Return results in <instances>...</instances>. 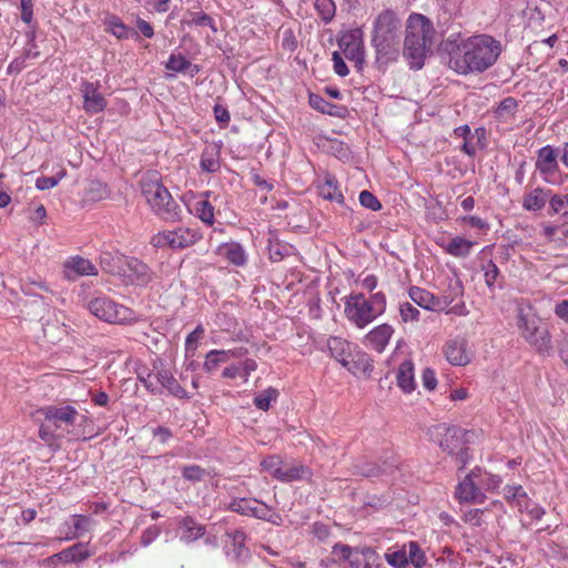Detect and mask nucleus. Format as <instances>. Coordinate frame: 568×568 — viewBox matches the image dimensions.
<instances>
[{"mask_svg":"<svg viewBox=\"0 0 568 568\" xmlns=\"http://www.w3.org/2000/svg\"><path fill=\"white\" fill-rule=\"evenodd\" d=\"M500 52L501 44L493 37H469L449 51V67L460 74L484 72L497 61Z\"/></svg>","mask_w":568,"mask_h":568,"instance_id":"f257e3e1","label":"nucleus"},{"mask_svg":"<svg viewBox=\"0 0 568 568\" xmlns=\"http://www.w3.org/2000/svg\"><path fill=\"white\" fill-rule=\"evenodd\" d=\"M44 420L39 428V437L50 447L59 448L58 440L75 439L80 436L81 427L87 417L73 406H47L40 409Z\"/></svg>","mask_w":568,"mask_h":568,"instance_id":"f03ea898","label":"nucleus"},{"mask_svg":"<svg viewBox=\"0 0 568 568\" xmlns=\"http://www.w3.org/2000/svg\"><path fill=\"white\" fill-rule=\"evenodd\" d=\"M435 29L433 22L423 14L409 16L406 26L403 54L412 69L419 70L425 63V58L432 51Z\"/></svg>","mask_w":568,"mask_h":568,"instance_id":"7ed1b4c3","label":"nucleus"},{"mask_svg":"<svg viewBox=\"0 0 568 568\" xmlns=\"http://www.w3.org/2000/svg\"><path fill=\"white\" fill-rule=\"evenodd\" d=\"M373 44L376 61L386 65L398 59L400 53V21L392 10L381 12L374 22Z\"/></svg>","mask_w":568,"mask_h":568,"instance_id":"20e7f679","label":"nucleus"},{"mask_svg":"<svg viewBox=\"0 0 568 568\" xmlns=\"http://www.w3.org/2000/svg\"><path fill=\"white\" fill-rule=\"evenodd\" d=\"M386 310V297L384 293L377 292L369 298L364 294H352L345 302L346 317L357 327L364 328Z\"/></svg>","mask_w":568,"mask_h":568,"instance_id":"39448f33","label":"nucleus"},{"mask_svg":"<svg viewBox=\"0 0 568 568\" xmlns=\"http://www.w3.org/2000/svg\"><path fill=\"white\" fill-rule=\"evenodd\" d=\"M142 194L154 214L164 221H176L181 217L182 206L174 200L168 189L156 179H143Z\"/></svg>","mask_w":568,"mask_h":568,"instance_id":"423d86ee","label":"nucleus"},{"mask_svg":"<svg viewBox=\"0 0 568 568\" xmlns=\"http://www.w3.org/2000/svg\"><path fill=\"white\" fill-rule=\"evenodd\" d=\"M466 435L467 432L458 426L439 424L430 428L433 439L438 442L444 452L454 456L459 469L464 468L469 459L468 448L466 447Z\"/></svg>","mask_w":568,"mask_h":568,"instance_id":"0eeeda50","label":"nucleus"},{"mask_svg":"<svg viewBox=\"0 0 568 568\" xmlns=\"http://www.w3.org/2000/svg\"><path fill=\"white\" fill-rule=\"evenodd\" d=\"M88 308L98 318L112 324H122L134 318L132 310L115 303L106 296L91 300Z\"/></svg>","mask_w":568,"mask_h":568,"instance_id":"6e6552de","label":"nucleus"},{"mask_svg":"<svg viewBox=\"0 0 568 568\" xmlns=\"http://www.w3.org/2000/svg\"><path fill=\"white\" fill-rule=\"evenodd\" d=\"M463 293V287L459 281H456L454 285H450V293L448 295L435 296L433 293L413 286L409 290V297L418 306L429 311H444L446 310L457 296Z\"/></svg>","mask_w":568,"mask_h":568,"instance_id":"1a4fd4ad","label":"nucleus"},{"mask_svg":"<svg viewBox=\"0 0 568 568\" xmlns=\"http://www.w3.org/2000/svg\"><path fill=\"white\" fill-rule=\"evenodd\" d=\"M200 240L196 231L187 227H179L173 231H162L154 234L151 244L156 248L181 250L195 244Z\"/></svg>","mask_w":568,"mask_h":568,"instance_id":"9d476101","label":"nucleus"},{"mask_svg":"<svg viewBox=\"0 0 568 568\" xmlns=\"http://www.w3.org/2000/svg\"><path fill=\"white\" fill-rule=\"evenodd\" d=\"M338 47L346 59L353 61L359 70L364 63V42L361 29H352L341 36Z\"/></svg>","mask_w":568,"mask_h":568,"instance_id":"9b49d317","label":"nucleus"},{"mask_svg":"<svg viewBox=\"0 0 568 568\" xmlns=\"http://www.w3.org/2000/svg\"><path fill=\"white\" fill-rule=\"evenodd\" d=\"M150 267L135 257H126L123 262L120 277L126 284L146 285L152 280Z\"/></svg>","mask_w":568,"mask_h":568,"instance_id":"f8f14e48","label":"nucleus"},{"mask_svg":"<svg viewBox=\"0 0 568 568\" xmlns=\"http://www.w3.org/2000/svg\"><path fill=\"white\" fill-rule=\"evenodd\" d=\"M536 169L548 182H555L558 178L557 152L551 146L541 148L538 151Z\"/></svg>","mask_w":568,"mask_h":568,"instance_id":"ddd939ff","label":"nucleus"},{"mask_svg":"<svg viewBox=\"0 0 568 568\" xmlns=\"http://www.w3.org/2000/svg\"><path fill=\"white\" fill-rule=\"evenodd\" d=\"M444 353L447 361L452 365L465 366L471 359V354L468 351V343L465 338H453L446 342Z\"/></svg>","mask_w":568,"mask_h":568,"instance_id":"4468645a","label":"nucleus"},{"mask_svg":"<svg viewBox=\"0 0 568 568\" xmlns=\"http://www.w3.org/2000/svg\"><path fill=\"white\" fill-rule=\"evenodd\" d=\"M63 274L67 280L75 281L80 276L98 275V270L90 260L73 256L65 261Z\"/></svg>","mask_w":568,"mask_h":568,"instance_id":"2eb2a0df","label":"nucleus"},{"mask_svg":"<svg viewBox=\"0 0 568 568\" xmlns=\"http://www.w3.org/2000/svg\"><path fill=\"white\" fill-rule=\"evenodd\" d=\"M99 83L83 82L81 92L83 95V108L88 113L95 114L106 108V100L98 90Z\"/></svg>","mask_w":568,"mask_h":568,"instance_id":"dca6fc26","label":"nucleus"},{"mask_svg":"<svg viewBox=\"0 0 568 568\" xmlns=\"http://www.w3.org/2000/svg\"><path fill=\"white\" fill-rule=\"evenodd\" d=\"M230 509L241 515L261 519L265 517V511L267 513V505L256 499L239 498L230 503Z\"/></svg>","mask_w":568,"mask_h":568,"instance_id":"f3484780","label":"nucleus"},{"mask_svg":"<svg viewBox=\"0 0 568 568\" xmlns=\"http://www.w3.org/2000/svg\"><path fill=\"white\" fill-rule=\"evenodd\" d=\"M475 471L468 474L456 489V497L466 503H484L485 495L474 481Z\"/></svg>","mask_w":568,"mask_h":568,"instance_id":"a211bd4d","label":"nucleus"},{"mask_svg":"<svg viewBox=\"0 0 568 568\" xmlns=\"http://www.w3.org/2000/svg\"><path fill=\"white\" fill-rule=\"evenodd\" d=\"M346 367L355 376H368L373 371V361L369 355L364 352H353L348 362L344 363Z\"/></svg>","mask_w":568,"mask_h":568,"instance_id":"6ab92c4d","label":"nucleus"},{"mask_svg":"<svg viewBox=\"0 0 568 568\" xmlns=\"http://www.w3.org/2000/svg\"><path fill=\"white\" fill-rule=\"evenodd\" d=\"M394 329L388 324H382L374 329H372L366 336L365 342L366 345L371 346L373 349L382 353L392 337Z\"/></svg>","mask_w":568,"mask_h":568,"instance_id":"aec40b11","label":"nucleus"},{"mask_svg":"<svg viewBox=\"0 0 568 568\" xmlns=\"http://www.w3.org/2000/svg\"><path fill=\"white\" fill-rule=\"evenodd\" d=\"M351 568H382L378 554L372 548L356 549Z\"/></svg>","mask_w":568,"mask_h":568,"instance_id":"412c9836","label":"nucleus"},{"mask_svg":"<svg viewBox=\"0 0 568 568\" xmlns=\"http://www.w3.org/2000/svg\"><path fill=\"white\" fill-rule=\"evenodd\" d=\"M535 351L541 356L554 354L551 334L547 324L535 327Z\"/></svg>","mask_w":568,"mask_h":568,"instance_id":"4be33fe9","label":"nucleus"},{"mask_svg":"<svg viewBox=\"0 0 568 568\" xmlns=\"http://www.w3.org/2000/svg\"><path fill=\"white\" fill-rule=\"evenodd\" d=\"M154 379L156 381L158 385L160 384L161 387L168 389V392L175 397L179 398H185L187 397L186 392L184 388L179 384V382L174 378V376L165 369H160L154 374Z\"/></svg>","mask_w":568,"mask_h":568,"instance_id":"5701e85b","label":"nucleus"},{"mask_svg":"<svg viewBox=\"0 0 568 568\" xmlns=\"http://www.w3.org/2000/svg\"><path fill=\"white\" fill-rule=\"evenodd\" d=\"M180 538L185 542H192L203 537L205 527L197 524L192 517H184L180 523Z\"/></svg>","mask_w":568,"mask_h":568,"instance_id":"b1692460","label":"nucleus"},{"mask_svg":"<svg viewBox=\"0 0 568 568\" xmlns=\"http://www.w3.org/2000/svg\"><path fill=\"white\" fill-rule=\"evenodd\" d=\"M327 346L331 355L343 366L344 363L348 362V358L353 353L352 344L341 337L328 338Z\"/></svg>","mask_w":568,"mask_h":568,"instance_id":"393cba45","label":"nucleus"},{"mask_svg":"<svg viewBox=\"0 0 568 568\" xmlns=\"http://www.w3.org/2000/svg\"><path fill=\"white\" fill-rule=\"evenodd\" d=\"M396 378L397 385L403 392L410 393L415 389L414 364L412 361L406 359L399 365Z\"/></svg>","mask_w":568,"mask_h":568,"instance_id":"a878e982","label":"nucleus"},{"mask_svg":"<svg viewBox=\"0 0 568 568\" xmlns=\"http://www.w3.org/2000/svg\"><path fill=\"white\" fill-rule=\"evenodd\" d=\"M532 317V308L530 304H518L517 306V327L520 331L521 336L527 341L531 342L532 332L529 328V324Z\"/></svg>","mask_w":568,"mask_h":568,"instance_id":"bb28decb","label":"nucleus"},{"mask_svg":"<svg viewBox=\"0 0 568 568\" xmlns=\"http://www.w3.org/2000/svg\"><path fill=\"white\" fill-rule=\"evenodd\" d=\"M320 194L323 199L328 201H335L337 203L344 202V195L338 187L337 181L331 175H326L324 182L320 185Z\"/></svg>","mask_w":568,"mask_h":568,"instance_id":"cd10ccee","label":"nucleus"},{"mask_svg":"<svg viewBox=\"0 0 568 568\" xmlns=\"http://www.w3.org/2000/svg\"><path fill=\"white\" fill-rule=\"evenodd\" d=\"M165 68L170 71L174 72H186L193 77L194 74L200 72V67L196 64H192L184 55L182 54H171Z\"/></svg>","mask_w":568,"mask_h":568,"instance_id":"c85d7f7f","label":"nucleus"},{"mask_svg":"<svg viewBox=\"0 0 568 568\" xmlns=\"http://www.w3.org/2000/svg\"><path fill=\"white\" fill-rule=\"evenodd\" d=\"M312 470L305 465H287L283 466V470L280 477V481H294L310 479Z\"/></svg>","mask_w":568,"mask_h":568,"instance_id":"c756f323","label":"nucleus"},{"mask_svg":"<svg viewBox=\"0 0 568 568\" xmlns=\"http://www.w3.org/2000/svg\"><path fill=\"white\" fill-rule=\"evenodd\" d=\"M201 169L207 173L216 172L220 166V150L216 146L206 148L201 155Z\"/></svg>","mask_w":568,"mask_h":568,"instance_id":"7c9ffc66","label":"nucleus"},{"mask_svg":"<svg viewBox=\"0 0 568 568\" xmlns=\"http://www.w3.org/2000/svg\"><path fill=\"white\" fill-rule=\"evenodd\" d=\"M310 104L315 110L334 116H343L346 111L345 108L332 104L316 94L310 95Z\"/></svg>","mask_w":568,"mask_h":568,"instance_id":"2f4dec72","label":"nucleus"},{"mask_svg":"<svg viewBox=\"0 0 568 568\" xmlns=\"http://www.w3.org/2000/svg\"><path fill=\"white\" fill-rule=\"evenodd\" d=\"M123 262H125V256L123 255H113L109 252H104L100 256V265L103 271L120 276Z\"/></svg>","mask_w":568,"mask_h":568,"instance_id":"473e14b6","label":"nucleus"},{"mask_svg":"<svg viewBox=\"0 0 568 568\" xmlns=\"http://www.w3.org/2000/svg\"><path fill=\"white\" fill-rule=\"evenodd\" d=\"M58 556L64 558V562H77L89 558L90 552L84 544L79 542L62 550L61 552H58Z\"/></svg>","mask_w":568,"mask_h":568,"instance_id":"72a5a7b5","label":"nucleus"},{"mask_svg":"<svg viewBox=\"0 0 568 568\" xmlns=\"http://www.w3.org/2000/svg\"><path fill=\"white\" fill-rule=\"evenodd\" d=\"M474 243L460 237H454L446 247L447 253L457 257H466L470 253Z\"/></svg>","mask_w":568,"mask_h":568,"instance_id":"f704fd0d","label":"nucleus"},{"mask_svg":"<svg viewBox=\"0 0 568 568\" xmlns=\"http://www.w3.org/2000/svg\"><path fill=\"white\" fill-rule=\"evenodd\" d=\"M230 359V352L212 349L207 353L203 367L206 372L211 373L220 364L226 363Z\"/></svg>","mask_w":568,"mask_h":568,"instance_id":"c9c22d12","label":"nucleus"},{"mask_svg":"<svg viewBox=\"0 0 568 568\" xmlns=\"http://www.w3.org/2000/svg\"><path fill=\"white\" fill-rule=\"evenodd\" d=\"M314 8L325 23H329L335 17L336 7L333 0H315Z\"/></svg>","mask_w":568,"mask_h":568,"instance_id":"e433bc0d","label":"nucleus"},{"mask_svg":"<svg viewBox=\"0 0 568 568\" xmlns=\"http://www.w3.org/2000/svg\"><path fill=\"white\" fill-rule=\"evenodd\" d=\"M517 106V100L511 97H508L499 103V105L495 110V115L498 120L507 121L515 114Z\"/></svg>","mask_w":568,"mask_h":568,"instance_id":"4c0bfd02","label":"nucleus"},{"mask_svg":"<svg viewBox=\"0 0 568 568\" xmlns=\"http://www.w3.org/2000/svg\"><path fill=\"white\" fill-rule=\"evenodd\" d=\"M384 473V469L375 463L368 460H359L354 465V474L364 477H377Z\"/></svg>","mask_w":568,"mask_h":568,"instance_id":"58836bf2","label":"nucleus"},{"mask_svg":"<svg viewBox=\"0 0 568 568\" xmlns=\"http://www.w3.org/2000/svg\"><path fill=\"white\" fill-rule=\"evenodd\" d=\"M186 16L189 17L187 20H184L185 23L189 26H200V27H209L213 30V32H216V27L214 20L206 13L199 11V12H192L187 11Z\"/></svg>","mask_w":568,"mask_h":568,"instance_id":"ea45409f","label":"nucleus"},{"mask_svg":"<svg viewBox=\"0 0 568 568\" xmlns=\"http://www.w3.org/2000/svg\"><path fill=\"white\" fill-rule=\"evenodd\" d=\"M225 257L230 263L242 266L246 262V256L243 247L237 243H231L225 247Z\"/></svg>","mask_w":568,"mask_h":568,"instance_id":"a19ab883","label":"nucleus"},{"mask_svg":"<svg viewBox=\"0 0 568 568\" xmlns=\"http://www.w3.org/2000/svg\"><path fill=\"white\" fill-rule=\"evenodd\" d=\"M194 210L196 215L206 224L212 225L214 222V207L207 200H200L195 203Z\"/></svg>","mask_w":568,"mask_h":568,"instance_id":"79ce46f5","label":"nucleus"},{"mask_svg":"<svg viewBox=\"0 0 568 568\" xmlns=\"http://www.w3.org/2000/svg\"><path fill=\"white\" fill-rule=\"evenodd\" d=\"M278 396L277 389L268 387L267 389L258 393L254 397V405L262 410H267L271 406V402L275 400Z\"/></svg>","mask_w":568,"mask_h":568,"instance_id":"37998d69","label":"nucleus"},{"mask_svg":"<svg viewBox=\"0 0 568 568\" xmlns=\"http://www.w3.org/2000/svg\"><path fill=\"white\" fill-rule=\"evenodd\" d=\"M408 564L412 562L416 568H423L426 564V557L417 542L410 541L408 544Z\"/></svg>","mask_w":568,"mask_h":568,"instance_id":"c03bdc74","label":"nucleus"},{"mask_svg":"<svg viewBox=\"0 0 568 568\" xmlns=\"http://www.w3.org/2000/svg\"><path fill=\"white\" fill-rule=\"evenodd\" d=\"M261 466L263 467V469L268 471L274 478L280 480L283 470V463L278 457L268 456L262 460Z\"/></svg>","mask_w":568,"mask_h":568,"instance_id":"a18cd8bd","label":"nucleus"},{"mask_svg":"<svg viewBox=\"0 0 568 568\" xmlns=\"http://www.w3.org/2000/svg\"><path fill=\"white\" fill-rule=\"evenodd\" d=\"M385 559L395 568H406L408 566V556L405 547L403 549L385 554Z\"/></svg>","mask_w":568,"mask_h":568,"instance_id":"49530a36","label":"nucleus"},{"mask_svg":"<svg viewBox=\"0 0 568 568\" xmlns=\"http://www.w3.org/2000/svg\"><path fill=\"white\" fill-rule=\"evenodd\" d=\"M206 475L207 471L197 465L185 466L182 469L183 478L192 483L203 480Z\"/></svg>","mask_w":568,"mask_h":568,"instance_id":"de8ad7c7","label":"nucleus"},{"mask_svg":"<svg viewBox=\"0 0 568 568\" xmlns=\"http://www.w3.org/2000/svg\"><path fill=\"white\" fill-rule=\"evenodd\" d=\"M359 203L366 209L378 211L382 207L378 199L369 191L364 190L359 193Z\"/></svg>","mask_w":568,"mask_h":568,"instance_id":"09e8293b","label":"nucleus"},{"mask_svg":"<svg viewBox=\"0 0 568 568\" xmlns=\"http://www.w3.org/2000/svg\"><path fill=\"white\" fill-rule=\"evenodd\" d=\"M90 199L94 201L102 200L108 196V186L101 182H92L88 191Z\"/></svg>","mask_w":568,"mask_h":568,"instance_id":"8fccbe9b","label":"nucleus"},{"mask_svg":"<svg viewBox=\"0 0 568 568\" xmlns=\"http://www.w3.org/2000/svg\"><path fill=\"white\" fill-rule=\"evenodd\" d=\"M399 313L404 322L417 321L419 315V311L408 302L400 304Z\"/></svg>","mask_w":568,"mask_h":568,"instance_id":"3c124183","label":"nucleus"},{"mask_svg":"<svg viewBox=\"0 0 568 568\" xmlns=\"http://www.w3.org/2000/svg\"><path fill=\"white\" fill-rule=\"evenodd\" d=\"M215 120L221 126H226L231 120L230 113L226 108L221 104H215L213 108Z\"/></svg>","mask_w":568,"mask_h":568,"instance_id":"603ef678","label":"nucleus"},{"mask_svg":"<svg viewBox=\"0 0 568 568\" xmlns=\"http://www.w3.org/2000/svg\"><path fill=\"white\" fill-rule=\"evenodd\" d=\"M356 549H352L347 545H335L333 548V554L339 558H344L352 562V558H354Z\"/></svg>","mask_w":568,"mask_h":568,"instance_id":"864d4df0","label":"nucleus"},{"mask_svg":"<svg viewBox=\"0 0 568 568\" xmlns=\"http://www.w3.org/2000/svg\"><path fill=\"white\" fill-rule=\"evenodd\" d=\"M568 206V196L554 195L549 200V207L554 213H561Z\"/></svg>","mask_w":568,"mask_h":568,"instance_id":"5fc2aeb1","label":"nucleus"},{"mask_svg":"<svg viewBox=\"0 0 568 568\" xmlns=\"http://www.w3.org/2000/svg\"><path fill=\"white\" fill-rule=\"evenodd\" d=\"M423 386L428 390H434L437 386L435 372L430 368H425L422 374Z\"/></svg>","mask_w":568,"mask_h":568,"instance_id":"6e6d98bb","label":"nucleus"},{"mask_svg":"<svg viewBox=\"0 0 568 568\" xmlns=\"http://www.w3.org/2000/svg\"><path fill=\"white\" fill-rule=\"evenodd\" d=\"M332 59L334 62V71L339 77H346L348 74V68L344 62L343 58L341 57V54L337 51H334L332 54Z\"/></svg>","mask_w":568,"mask_h":568,"instance_id":"4d7b16f0","label":"nucleus"},{"mask_svg":"<svg viewBox=\"0 0 568 568\" xmlns=\"http://www.w3.org/2000/svg\"><path fill=\"white\" fill-rule=\"evenodd\" d=\"M498 275H499L498 267L496 266L495 263L489 261L487 266L485 267V281H486V284L489 287H491L494 285V283L496 282Z\"/></svg>","mask_w":568,"mask_h":568,"instance_id":"13d9d810","label":"nucleus"},{"mask_svg":"<svg viewBox=\"0 0 568 568\" xmlns=\"http://www.w3.org/2000/svg\"><path fill=\"white\" fill-rule=\"evenodd\" d=\"M112 33L119 38H128L131 30L126 28L119 19H113L110 23Z\"/></svg>","mask_w":568,"mask_h":568,"instance_id":"bf43d9fd","label":"nucleus"},{"mask_svg":"<svg viewBox=\"0 0 568 568\" xmlns=\"http://www.w3.org/2000/svg\"><path fill=\"white\" fill-rule=\"evenodd\" d=\"M89 524H90V519L88 517H84V516H81V515H75L74 516V523H73V526H74V529H75L74 536L78 537L81 534H83L84 531H88L89 530Z\"/></svg>","mask_w":568,"mask_h":568,"instance_id":"052dcab7","label":"nucleus"},{"mask_svg":"<svg viewBox=\"0 0 568 568\" xmlns=\"http://www.w3.org/2000/svg\"><path fill=\"white\" fill-rule=\"evenodd\" d=\"M59 183V179L55 176H41L36 181L38 190L44 191L54 187Z\"/></svg>","mask_w":568,"mask_h":568,"instance_id":"680f3d73","label":"nucleus"},{"mask_svg":"<svg viewBox=\"0 0 568 568\" xmlns=\"http://www.w3.org/2000/svg\"><path fill=\"white\" fill-rule=\"evenodd\" d=\"M21 7V20L26 23H30L33 18L32 0H20Z\"/></svg>","mask_w":568,"mask_h":568,"instance_id":"e2e57ef3","label":"nucleus"},{"mask_svg":"<svg viewBox=\"0 0 568 568\" xmlns=\"http://www.w3.org/2000/svg\"><path fill=\"white\" fill-rule=\"evenodd\" d=\"M153 436L160 443L165 444L172 437V432L168 427L159 426L153 429Z\"/></svg>","mask_w":568,"mask_h":568,"instance_id":"0e129e2a","label":"nucleus"},{"mask_svg":"<svg viewBox=\"0 0 568 568\" xmlns=\"http://www.w3.org/2000/svg\"><path fill=\"white\" fill-rule=\"evenodd\" d=\"M204 329L201 326H197L192 333L186 337V348L190 349L192 347H196V344L201 336L203 335Z\"/></svg>","mask_w":568,"mask_h":568,"instance_id":"69168bd1","label":"nucleus"},{"mask_svg":"<svg viewBox=\"0 0 568 568\" xmlns=\"http://www.w3.org/2000/svg\"><path fill=\"white\" fill-rule=\"evenodd\" d=\"M240 367H241L242 377H243L245 381H247V378H248L250 374H251L252 372L256 371V368H257V364H256V362H255L254 359H252V358H246V359L243 362L242 366H240Z\"/></svg>","mask_w":568,"mask_h":568,"instance_id":"338daca9","label":"nucleus"},{"mask_svg":"<svg viewBox=\"0 0 568 568\" xmlns=\"http://www.w3.org/2000/svg\"><path fill=\"white\" fill-rule=\"evenodd\" d=\"M555 313L561 320L568 322V301H561L556 305Z\"/></svg>","mask_w":568,"mask_h":568,"instance_id":"774afa93","label":"nucleus"}]
</instances>
